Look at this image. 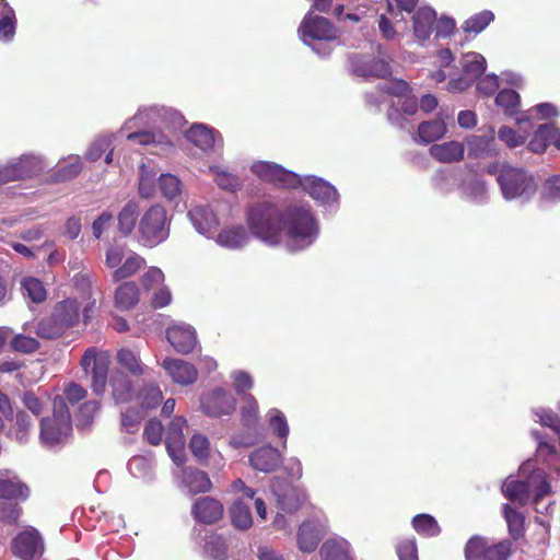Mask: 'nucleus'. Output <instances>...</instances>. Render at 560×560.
<instances>
[{
  "label": "nucleus",
  "mask_w": 560,
  "mask_h": 560,
  "mask_svg": "<svg viewBox=\"0 0 560 560\" xmlns=\"http://www.w3.org/2000/svg\"><path fill=\"white\" fill-rule=\"evenodd\" d=\"M246 220L254 236L290 253L307 249L319 235V223L304 202L257 203L248 209Z\"/></svg>",
  "instance_id": "1"
},
{
  "label": "nucleus",
  "mask_w": 560,
  "mask_h": 560,
  "mask_svg": "<svg viewBox=\"0 0 560 560\" xmlns=\"http://www.w3.org/2000/svg\"><path fill=\"white\" fill-rule=\"evenodd\" d=\"M184 116L174 108L150 105L142 109V147H151L154 154H164L173 149L171 135L185 125Z\"/></svg>",
  "instance_id": "2"
},
{
  "label": "nucleus",
  "mask_w": 560,
  "mask_h": 560,
  "mask_svg": "<svg viewBox=\"0 0 560 560\" xmlns=\"http://www.w3.org/2000/svg\"><path fill=\"white\" fill-rule=\"evenodd\" d=\"M390 103L388 120L396 127L408 128V119L418 112V100L409 94V85L402 80H388L378 85L375 92L366 94V103L380 107L383 103Z\"/></svg>",
  "instance_id": "3"
},
{
  "label": "nucleus",
  "mask_w": 560,
  "mask_h": 560,
  "mask_svg": "<svg viewBox=\"0 0 560 560\" xmlns=\"http://www.w3.org/2000/svg\"><path fill=\"white\" fill-rule=\"evenodd\" d=\"M520 477L524 479L515 480L510 476L504 480L503 494L520 505H526L532 501L538 513H548L549 505L545 508V512L538 508L539 502L551 494V485L546 471L540 468L530 470V463L527 462L520 467Z\"/></svg>",
  "instance_id": "4"
},
{
  "label": "nucleus",
  "mask_w": 560,
  "mask_h": 560,
  "mask_svg": "<svg viewBox=\"0 0 560 560\" xmlns=\"http://www.w3.org/2000/svg\"><path fill=\"white\" fill-rule=\"evenodd\" d=\"M80 320V305L74 299L59 301L49 316L38 320L36 334L43 339H57L73 328Z\"/></svg>",
  "instance_id": "5"
},
{
  "label": "nucleus",
  "mask_w": 560,
  "mask_h": 560,
  "mask_svg": "<svg viewBox=\"0 0 560 560\" xmlns=\"http://www.w3.org/2000/svg\"><path fill=\"white\" fill-rule=\"evenodd\" d=\"M497 182L502 197L506 201L528 202L537 192V183L526 170L502 165L497 174Z\"/></svg>",
  "instance_id": "6"
},
{
  "label": "nucleus",
  "mask_w": 560,
  "mask_h": 560,
  "mask_svg": "<svg viewBox=\"0 0 560 560\" xmlns=\"http://www.w3.org/2000/svg\"><path fill=\"white\" fill-rule=\"evenodd\" d=\"M299 35L302 42L312 47L320 57L329 56L331 52L330 42L337 39L338 30L326 18L308 11L299 27Z\"/></svg>",
  "instance_id": "7"
},
{
  "label": "nucleus",
  "mask_w": 560,
  "mask_h": 560,
  "mask_svg": "<svg viewBox=\"0 0 560 560\" xmlns=\"http://www.w3.org/2000/svg\"><path fill=\"white\" fill-rule=\"evenodd\" d=\"M72 433L71 413L65 399L57 395L52 400V415L40 420V440L47 446L67 442Z\"/></svg>",
  "instance_id": "8"
},
{
  "label": "nucleus",
  "mask_w": 560,
  "mask_h": 560,
  "mask_svg": "<svg viewBox=\"0 0 560 560\" xmlns=\"http://www.w3.org/2000/svg\"><path fill=\"white\" fill-rule=\"evenodd\" d=\"M109 365L110 354L107 350L90 347L81 357L80 366L90 376V387L97 396H103L106 390Z\"/></svg>",
  "instance_id": "9"
},
{
  "label": "nucleus",
  "mask_w": 560,
  "mask_h": 560,
  "mask_svg": "<svg viewBox=\"0 0 560 560\" xmlns=\"http://www.w3.org/2000/svg\"><path fill=\"white\" fill-rule=\"evenodd\" d=\"M170 235L168 218L160 203L149 206L142 213V246L154 247Z\"/></svg>",
  "instance_id": "10"
},
{
  "label": "nucleus",
  "mask_w": 560,
  "mask_h": 560,
  "mask_svg": "<svg viewBox=\"0 0 560 560\" xmlns=\"http://www.w3.org/2000/svg\"><path fill=\"white\" fill-rule=\"evenodd\" d=\"M462 73L451 75L447 83V91L458 93L467 90L485 72L487 62L485 57L475 51L463 55L459 60Z\"/></svg>",
  "instance_id": "11"
},
{
  "label": "nucleus",
  "mask_w": 560,
  "mask_h": 560,
  "mask_svg": "<svg viewBox=\"0 0 560 560\" xmlns=\"http://www.w3.org/2000/svg\"><path fill=\"white\" fill-rule=\"evenodd\" d=\"M250 172L260 180L280 188L295 189L300 182L299 174L273 162L257 161L250 165Z\"/></svg>",
  "instance_id": "12"
},
{
  "label": "nucleus",
  "mask_w": 560,
  "mask_h": 560,
  "mask_svg": "<svg viewBox=\"0 0 560 560\" xmlns=\"http://www.w3.org/2000/svg\"><path fill=\"white\" fill-rule=\"evenodd\" d=\"M230 492L238 495L230 508L232 524L237 529L246 530L253 525V516L249 506L244 500H253L256 492L253 488L247 487L242 479H236L232 482Z\"/></svg>",
  "instance_id": "13"
},
{
  "label": "nucleus",
  "mask_w": 560,
  "mask_h": 560,
  "mask_svg": "<svg viewBox=\"0 0 560 560\" xmlns=\"http://www.w3.org/2000/svg\"><path fill=\"white\" fill-rule=\"evenodd\" d=\"M155 179H158L160 192L165 199L172 201L182 194L183 184L177 176L173 174H161L156 177L154 171L148 170L145 165H142V197L153 194Z\"/></svg>",
  "instance_id": "14"
},
{
  "label": "nucleus",
  "mask_w": 560,
  "mask_h": 560,
  "mask_svg": "<svg viewBox=\"0 0 560 560\" xmlns=\"http://www.w3.org/2000/svg\"><path fill=\"white\" fill-rule=\"evenodd\" d=\"M201 410L210 418L231 416L236 409V399L229 390L217 387L201 398Z\"/></svg>",
  "instance_id": "15"
},
{
  "label": "nucleus",
  "mask_w": 560,
  "mask_h": 560,
  "mask_svg": "<svg viewBox=\"0 0 560 560\" xmlns=\"http://www.w3.org/2000/svg\"><path fill=\"white\" fill-rule=\"evenodd\" d=\"M173 474L178 489L187 495L209 492L212 488L208 474L196 467H178Z\"/></svg>",
  "instance_id": "16"
},
{
  "label": "nucleus",
  "mask_w": 560,
  "mask_h": 560,
  "mask_svg": "<svg viewBox=\"0 0 560 560\" xmlns=\"http://www.w3.org/2000/svg\"><path fill=\"white\" fill-rule=\"evenodd\" d=\"M511 551V544L502 541L488 545L482 537H472L465 548L466 560H506Z\"/></svg>",
  "instance_id": "17"
},
{
  "label": "nucleus",
  "mask_w": 560,
  "mask_h": 560,
  "mask_svg": "<svg viewBox=\"0 0 560 560\" xmlns=\"http://www.w3.org/2000/svg\"><path fill=\"white\" fill-rule=\"evenodd\" d=\"M298 188H302L316 202L330 210H335L338 205V192L328 182L316 176H300Z\"/></svg>",
  "instance_id": "18"
},
{
  "label": "nucleus",
  "mask_w": 560,
  "mask_h": 560,
  "mask_svg": "<svg viewBox=\"0 0 560 560\" xmlns=\"http://www.w3.org/2000/svg\"><path fill=\"white\" fill-rule=\"evenodd\" d=\"M12 552L22 560H34L44 552V541L33 527L19 533L12 540Z\"/></svg>",
  "instance_id": "19"
},
{
  "label": "nucleus",
  "mask_w": 560,
  "mask_h": 560,
  "mask_svg": "<svg viewBox=\"0 0 560 560\" xmlns=\"http://www.w3.org/2000/svg\"><path fill=\"white\" fill-rule=\"evenodd\" d=\"M43 171L42 161L35 156H23L18 162L0 168V184L32 178Z\"/></svg>",
  "instance_id": "20"
},
{
  "label": "nucleus",
  "mask_w": 560,
  "mask_h": 560,
  "mask_svg": "<svg viewBox=\"0 0 560 560\" xmlns=\"http://www.w3.org/2000/svg\"><path fill=\"white\" fill-rule=\"evenodd\" d=\"M187 425V421L184 417H176L170 423L166 433V450L170 457L177 466H182L186 460L185 454V439L183 434L184 428Z\"/></svg>",
  "instance_id": "21"
},
{
  "label": "nucleus",
  "mask_w": 560,
  "mask_h": 560,
  "mask_svg": "<svg viewBox=\"0 0 560 560\" xmlns=\"http://www.w3.org/2000/svg\"><path fill=\"white\" fill-rule=\"evenodd\" d=\"M137 380L121 371L112 372L108 384L116 404H128L138 396Z\"/></svg>",
  "instance_id": "22"
},
{
  "label": "nucleus",
  "mask_w": 560,
  "mask_h": 560,
  "mask_svg": "<svg viewBox=\"0 0 560 560\" xmlns=\"http://www.w3.org/2000/svg\"><path fill=\"white\" fill-rule=\"evenodd\" d=\"M162 368L165 370L173 383L180 386L191 385L198 378L197 368L190 362L182 359L166 358L162 363Z\"/></svg>",
  "instance_id": "23"
},
{
  "label": "nucleus",
  "mask_w": 560,
  "mask_h": 560,
  "mask_svg": "<svg viewBox=\"0 0 560 560\" xmlns=\"http://www.w3.org/2000/svg\"><path fill=\"white\" fill-rule=\"evenodd\" d=\"M188 218L198 233L211 238L219 226V219L210 205H196L188 211Z\"/></svg>",
  "instance_id": "24"
},
{
  "label": "nucleus",
  "mask_w": 560,
  "mask_h": 560,
  "mask_svg": "<svg viewBox=\"0 0 560 560\" xmlns=\"http://www.w3.org/2000/svg\"><path fill=\"white\" fill-rule=\"evenodd\" d=\"M166 337L173 348L183 354L191 352L197 345L195 329L187 324H175L167 328Z\"/></svg>",
  "instance_id": "25"
},
{
  "label": "nucleus",
  "mask_w": 560,
  "mask_h": 560,
  "mask_svg": "<svg viewBox=\"0 0 560 560\" xmlns=\"http://www.w3.org/2000/svg\"><path fill=\"white\" fill-rule=\"evenodd\" d=\"M186 139L205 152L223 147L221 135L203 124H195L191 126L186 132Z\"/></svg>",
  "instance_id": "26"
},
{
  "label": "nucleus",
  "mask_w": 560,
  "mask_h": 560,
  "mask_svg": "<svg viewBox=\"0 0 560 560\" xmlns=\"http://www.w3.org/2000/svg\"><path fill=\"white\" fill-rule=\"evenodd\" d=\"M325 534V526L319 521H306L298 530V547L302 552H313Z\"/></svg>",
  "instance_id": "27"
},
{
  "label": "nucleus",
  "mask_w": 560,
  "mask_h": 560,
  "mask_svg": "<svg viewBox=\"0 0 560 560\" xmlns=\"http://www.w3.org/2000/svg\"><path fill=\"white\" fill-rule=\"evenodd\" d=\"M191 514L200 523L212 524L222 517L223 505L214 498L203 497L194 502Z\"/></svg>",
  "instance_id": "28"
},
{
  "label": "nucleus",
  "mask_w": 560,
  "mask_h": 560,
  "mask_svg": "<svg viewBox=\"0 0 560 560\" xmlns=\"http://www.w3.org/2000/svg\"><path fill=\"white\" fill-rule=\"evenodd\" d=\"M350 69L359 77H386L390 73L389 65L383 59H368L359 56L350 58Z\"/></svg>",
  "instance_id": "29"
},
{
  "label": "nucleus",
  "mask_w": 560,
  "mask_h": 560,
  "mask_svg": "<svg viewBox=\"0 0 560 560\" xmlns=\"http://www.w3.org/2000/svg\"><path fill=\"white\" fill-rule=\"evenodd\" d=\"M447 132V126L442 114L435 119L422 121L418 126L413 141L420 144H429L443 138Z\"/></svg>",
  "instance_id": "30"
},
{
  "label": "nucleus",
  "mask_w": 560,
  "mask_h": 560,
  "mask_svg": "<svg viewBox=\"0 0 560 560\" xmlns=\"http://www.w3.org/2000/svg\"><path fill=\"white\" fill-rule=\"evenodd\" d=\"M250 236L242 224L223 228L217 235L215 242L219 246L235 250L248 244Z\"/></svg>",
  "instance_id": "31"
},
{
  "label": "nucleus",
  "mask_w": 560,
  "mask_h": 560,
  "mask_svg": "<svg viewBox=\"0 0 560 560\" xmlns=\"http://www.w3.org/2000/svg\"><path fill=\"white\" fill-rule=\"evenodd\" d=\"M281 462L280 452L271 446L265 445L255 450L249 456L250 466L262 472L275 470Z\"/></svg>",
  "instance_id": "32"
},
{
  "label": "nucleus",
  "mask_w": 560,
  "mask_h": 560,
  "mask_svg": "<svg viewBox=\"0 0 560 560\" xmlns=\"http://www.w3.org/2000/svg\"><path fill=\"white\" fill-rule=\"evenodd\" d=\"M30 495V487L19 476L0 475V499L26 501Z\"/></svg>",
  "instance_id": "33"
},
{
  "label": "nucleus",
  "mask_w": 560,
  "mask_h": 560,
  "mask_svg": "<svg viewBox=\"0 0 560 560\" xmlns=\"http://www.w3.org/2000/svg\"><path fill=\"white\" fill-rule=\"evenodd\" d=\"M436 13L429 7L419 8L412 16L413 35L420 43H424L432 34Z\"/></svg>",
  "instance_id": "34"
},
{
  "label": "nucleus",
  "mask_w": 560,
  "mask_h": 560,
  "mask_svg": "<svg viewBox=\"0 0 560 560\" xmlns=\"http://www.w3.org/2000/svg\"><path fill=\"white\" fill-rule=\"evenodd\" d=\"M429 152L434 160L441 163H453L464 158L465 148L462 142L453 140L440 144H432Z\"/></svg>",
  "instance_id": "35"
},
{
  "label": "nucleus",
  "mask_w": 560,
  "mask_h": 560,
  "mask_svg": "<svg viewBox=\"0 0 560 560\" xmlns=\"http://www.w3.org/2000/svg\"><path fill=\"white\" fill-rule=\"evenodd\" d=\"M322 560H352L350 544L341 538L327 539L320 548Z\"/></svg>",
  "instance_id": "36"
},
{
  "label": "nucleus",
  "mask_w": 560,
  "mask_h": 560,
  "mask_svg": "<svg viewBox=\"0 0 560 560\" xmlns=\"http://www.w3.org/2000/svg\"><path fill=\"white\" fill-rule=\"evenodd\" d=\"M272 492L277 497L280 508L285 512H293L298 510L306 499V495L303 491L292 486H287L283 490H281L276 485H273Z\"/></svg>",
  "instance_id": "37"
},
{
  "label": "nucleus",
  "mask_w": 560,
  "mask_h": 560,
  "mask_svg": "<svg viewBox=\"0 0 560 560\" xmlns=\"http://www.w3.org/2000/svg\"><path fill=\"white\" fill-rule=\"evenodd\" d=\"M140 299V289L137 282L128 281L119 285L115 292V305L122 311L133 308Z\"/></svg>",
  "instance_id": "38"
},
{
  "label": "nucleus",
  "mask_w": 560,
  "mask_h": 560,
  "mask_svg": "<svg viewBox=\"0 0 560 560\" xmlns=\"http://www.w3.org/2000/svg\"><path fill=\"white\" fill-rule=\"evenodd\" d=\"M116 368L114 371H121L127 375L139 378L140 376V359L137 353L129 348H120L115 357Z\"/></svg>",
  "instance_id": "39"
},
{
  "label": "nucleus",
  "mask_w": 560,
  "mask_h": 560,
  "mask_svg": "<svg viewBox=\"0 0 560 560\" xmlns=\"http://www.w3.org/2000/svg\"><path fill=\"white\" fill-rule=\"evenodd\" d=\"M468 151L469 154L475 158L494 155L497 151L493 129H491L488 135L472 136L469 138Z\"/></svg>",
  "instance_id": "40"
},
{
  "label": "nucleus",
  "mask_w": 560,
  "mask_h": 560,
  "mask_svg": "<svg viewBox=\"0 0 560 560\" xmlns=\"http://www.w3.org/2000/svg\"><path fill=\"white\" fill-rule=\"evenodd\" d=\"M16 28L14 10L7 0H0V40L9 43L13 40Z\"/></svg>",
  "instance_id": "41"
},
{
  "label": "nucleus",
  "mask_w": 560,
  "mask_h": 560,
  "mask_svg": "<svg viewBox=\"0 0 560 560\" xmlns=\"http://www.w3.org/2000/svg\"><path fill=\"white\" fill-rule=\"evenodd\" d=\"M266 419L271 432L281 441L282 446L287 447L290 428L285 415L277 408H271L267 411Z\"/></svg>",
  "instance_id": "42"
},
{
  "label": "nucleus",
  "mask_w": 560,
  "mask_h": 560,
  "mask_svg": "<svg viewBox=\"0 0 560 560\" xmlns=\"http://www.w3.org/2000/svg\"><path fill=\"white\" fill-rule=\"evenodd\" d=\"M208 171L221 189L236 191L241 188V179L233 173L229 172L226 167L218 164H210L208 166Z\"/></svg>",
  "instance_id": "43"
},
{
  "label": "nucleus",
  "mask_w": 560,
  "mask_h": 560,
  "mask_svg": "<svg viewBox=\"0 0 560 560\" xmlns=\"http://www.w3.org/2000/svg\"><path fill=\"white\" fill-rule=\"evenodd\" d=\"M203 555L207 560H228V546L224 538L215 533L207 535Z\"/></svg>",
  "instance_id": "44"
},
{
  "label": "nucleus",
  "mask_w": 560,
  "mask_h": 560,
  "mask_svg": "<svg viewBox=\"0 0 560 560\" xmlns=\"http://www.w3.org/2000/svg\"><path fill=\"white\" fill-rule=\"evenodd\" d=\"M83 170V164L80 156H70L66 163L60 164L52 174V179L56 183L68 182L75 178Z\"/></svg>",
  "instance_id": "45"
},
{
  "label": "nucleus",
  "mask_w": 560,
  "mask_h": 560,
  "mask_svg": "<svg viewBox=\"0 0 560 560\" xmlns=\"http://www.w3.org/2000/svg\"><path fill=\"white\" fill-rule=\"evenodd\" d=\"M556 137V127L553 124H544L535 131L534 138L528 147L535 153L544 152L552 139Z\"/></svg>",
  "instance_id": "46"
},
{
  "label": "nucleus",
  "mask_w": 560,
  "mask_h": 560,
  "mask_svg": "<svg viewBox=\"0 0 560 560\" xmlns=\"http://www.w3.org/2000/svg\"><path fill=\"white\" fill-rule=\"evenodd\" d=\"M493 20L494 13L490 10H483L467 19L463 23L462 28L467 34L477 35L481 33Z\"/></svg>",
  "instance_id": "47"
},
{
  "label": "nucleus",
  "mask_w": 560,
  "mask_h": 560,
  "mask_svg": "<svg viewBox=\"0 0 560 560\" xmlns=\"http://www.w3.org/2000/svg\"><path fill=\"white\" fill-rule=\"evenodd\" d=\"M462 191L465 197L477 203L485 202L488 198L486 183L476 176L462 185Z\"/></svg>",
  "instance_id": "48"
},
{
  "label": "nucleus",
  "mask_w": 560,
  "mask_h": 560,
  "mask_svg": "<svg viewBox=\"0 0 560 560\" xmlns=\"http://www.w3.org/2000/svg\"><path fill=\"white\" fill-rule=\"evenodd\" d=\"M23 295L34 303H42L47 298V291L43 282L35 277H26L21 282Z\"/></svg>",
  "instance_id": "49"
},
{
  "label": "nucleus",
  "mask_w": 560,
  "mask_h": 560,
  "mask_svg": "<svg viewBox=\"0 0 560 560\" xmlns=\"http://www.w3.org/2000/svg\"><path fill=\"white\" fill-rule=\"evenodd\" d=\"M189 450L196 460L203 465L208 462L211 454V444L209 439L200 433H196L189 441Z\"/></svg>",
  "instance_id": "50"
},
{
  "label": "nucleus",
  "mask_w": 560,
  "mask_h": 560,
  "mask_svg": "<svg viewBox=\"0 0 560 560\" xmlns=\"http://www.w3.org/2000/svg\"><path fill=\"white\" fill-rule=\"evenodd\" d=\"M415 530L423 536L434 537L441 532L436 520L429 514H418L412 518Z\"/></svg>",
  "instance_id": "51"
},
{
  "label": "nucleus",
  "mask_w": 560,
  "mask_h": 560,
  "mask_svg": "<svg viewBox=\"0 0 560 560\" xmlns=\"http://www.w3.org/2000/svg\"><path fill=\"white\" fill-rule=\"evenodd\" d=\"M139 217V206L137 202H128L118 215L119 230L128 235L133 230Z\"/></svg>",
  "instance_id": "52"
},
{
  "label": "nucleus",
  "mask_w": 560,
  "mask_h": 560,
  "mask_svg": "<svg viewBox=\"0 0 560 560\" xmlns=\"http://www.w3.org/2000/svg\"><path fill=\"white\" fill-rule=\"evenodd\" d=\"M22 501L0 499V521L9 525L18 524L23 510L20 506Z\"/></svg>",
  "instance_id": "53"
},
{
  "label": "nucleus",
  "mask_w": 560,
  "mask_h": 560,
  "mask_svg": "<svg viewBox=\"0 0 560 560\" xmlns=\"http://www.w3.org/2000/svg\"><path fill=\"white\" fill-rule=\"evenodd\" d=\"M101 408V404L97 400H88L83 402L78 412V429L88 430L92 425L96 413Z\"/></svg>",
  "instance_id": "54"
},
{
  "label": "nucleus",
  "mask_w": 560,
  "mask_h": 560,
  "mask_svg": "<svg viewBox=\"0 0 560 560\" xmlns=\"http://www.w3.org/2000/svg\"><path fill=\"white\" fill-rule=\"evenodd\" d=\"M503 515L513 538L521 537L524 529V515L512 509L508 503L503 505Z\"/></svg>",
  "instance_id": "55"
},
{
  "label": "nucleus",
  "mask_w": 560,
  "mask_h": 560,
  "mask_svg": "<svg viewBox=\"0 0 560 560\" xmlns=\"http://www.w3.org/2000/svg\"><path fill=\"white\" fill-rule=\"evenodd\" d=\"M495 104L502 107L505 114L512 116L518 110L520 95L513 90L504 89L497 95Z\"/></svg>",
  "instance_id": "56"
},
{
  "label": "nucleus",
  "mask_w": 560,
  "mask_h": 560,
  "mask_svg": "<svg viewBox=\"0 0 560 560\" xmlns=\"http://www.w3.org/2000/svg\"><path fill=\"white\" fill-rule=\"evenodd\" d=\"M533 413L536 422L550 428L556 434L560 435V418L553 410L538 407L533 409Z\"/></svg>",
  "instance_id": "57"
},
{
  "label": "nucleus",
  "mask_w": 560,
  "mask_h": 560,
  "mask_svg": "<svg viewBox=\"0 0 560 560\" xmlns=\"http://www.w3.org/2000/svg\"><path fill=\"white\" fill-rule=\"evenodd\" d=\"M242 408L241 415L245 425H253L258 420L259 409L258 402L255 397L250 394H244L242 396Z\"/></svg>",
  "instance_id": "58"
},
{
  "label": "nucleus",
  "mask_w": 560,
  "mask_h": 560,
  "mask_svg": "<svg viewBox=\"0 0 560 560\" xmlns=\"http://www.w3.org/2000/svg\"><path fill=\"white\" fill-rule=\"evenodd\" d=\"M39 342L37 339L19 334L10 341V347L13 351L21 353H33L39 349Z\"/></svg>",
  "instance_id": "59"
},
{
  "label": "nucleus",
  "mask_w": 560,
  "mask_h": 560,
  "mask_svg": "<svg viewBox=\"0 0 560 560\" xmlns=\"http://www.w3.org/2000/svg\"><path fill=\"white\" fill-rule=\"evenodd\" d=\"M112 144L113 140L109 136L98 137L88 149L85 158L91 162H95L100 160L104 153L107 152Z\"/></svg>",
  "instance_id": "60"
},
{
  "label": "nucleus",
  "mask_w": 560,
  "mask_h": 560,
  "mask_svg": "<svg viewBox=\"0 0 560 560\" xmlns=\"http://www.w3.org/2000/svg\"><path fill=\"white\" fill-rule=\"evenodd\" d=\"M528 131L525 130L522 133L516 132L508 126H503L499 129V139L505 142L509 148H516L523 144L527 139Z\"/></svg>",
  "instance_id": "61"
},
{
  "label": "nucleus",
  "mask_w": 560,
  "mask_h": 560,
  "mask_svg": "<svg viewBox=\"0 0 560 560\" xmlns=\"http://www.w3.org/2000/svg\"><path fill=\"white\" fill-rule=\"evenodd\" d=\"M231 380L233 382V387L235 392L242 397L246 394V390H249L254 386V380L249 373L236 370L231 373Z\"/></svg>",
  "instance_id": "62"
},
{
  "label": "nucleus",
  "mask_w": 560,
  "mask_h": 560,
  "mask_svg": "<svg viewBox=\"0 0 560 560\" xmlns=\"http://www.w3.org/2000/svg\"><path fill=\"white\" fill-rule=\"evenodd\" d=\"M86 395H88V392L82 385H80L75 382H70L65 385L63 396H61V397L65 399L66 405H67V401L74 405V404H78L79 401L83 400L86 397Z\"/></svg>",
  "instance_id": "63"
},
{
  "label": "nucleus",
  "mask_w": 560,
  "mask_h": 560,
  "mask_svg": "<svg viewBox=\"0 0 560 560\" xmlns=\"http://www.w3.org/2000/svg\"><path fill=\"white\" fill-rule=\"evenodd\" d=\"M541 198L549 202L560 199V176H552L544 183Z\"/></svg>",
  "instance_id": "64"
}]
</instances>
